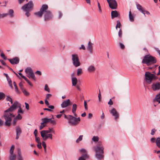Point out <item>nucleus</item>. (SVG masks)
Returning <instances> with one entry per match:
<instances>
[{"label": "nucleus", "instance_id": "20e7f679", "mask_svg": "<svg viewBox=\"0 0 160 160\" xmlns=\"http://www.w3.org/2000/svg\"><path fill=\"white\" fill-rule=\"evenodd\" d=\"M156 62L155 58L150 55H147L144 56L142 61V63L146 64L149 66L154 64Z\"/></svg>", "mask_w": 160, "mask_h": 160}, {"label": "nucleus", "instance_id": "f3484780", "mask_svg": "<svg viewBox=\"0 0 160 160\" xmlns=\"http://www.w3.org/2000/svg\"><path fill=\"white\" fill-rule=\"evenodd\" d=\"M95 70V68L93 65H90L87 68L88 71L90 72H94Z\"/></svg>", "mask_w": 160, "mask_h": 160}, {"label": "nucleus", "instance_id": "ddd939ff", "mask_svg": "<svg viewBox=\"0 0 160 160\" xmlns=\"http://www.w3.org/2000/svg\"><path fill=\"white\" fill-rule=\"evenodd\" d=\"M71 102L69 99L64 101L61 103V105L62 108H65L71 105Z\"/></svg>", "mask_w": 160, "mask_h": 160}, {"label": "nucleus", "instance_id": "9d476101", "mask_svg": "<svg viewBox=\"0 0 160 160\" xmlns=\"http://www.w3.org/2000/svg\"><path fill=\"white\" fill-rule=\"evenodd\" d=\"M42 120H43L44 122L45 123H47L49 122H50V123L53 125H55L56 123V122L54 120V118H53V116H52V118H42Z\"/></svg>", "mask_w": 160, "mask_h": 160}, {"label": "nucleus", "instance_id": "f03ea898", "mask_svg": "<svg viewBox=\"0 0 160 160\" xmlns=\"http://www.w3.org/2000/svg\"><path fill=\"white\" fill-rule=\"evenodd\" d=\"M48 6L47 5H43L39 11L35 13V14L39 17H41L44 14V20L48 21L51 19L53 17L52 13L50 11H48Z\"/></svg>", "mask_w": 160, "mask_h": 160}, {"label": "nucleus", "instance_id": "6e6552de", "mask_svg": "<svg viewBox=\"0 0 160 160\" xmlns=\"http://www.w3.org/2000/svg\"><path fill=\"white\" fill-rule=\"evenodd\" d=\"M110 113L114 117V119L117 121L119 118V113L115 108H112L110 111Z\"/></svg>", "mask_w": 160, "mask_h": 160}, {"label": "nucleus", "instance_id": "2f4dec72", "mask_svg": "<svg viewBox=\"0 0 160 160\" xmlns=\"http://www.w3.org/2000/svg\"><path fill=\"white\" fill-rule=\"evenodd\" d=\"M83 136L82 135H81L79 136V138L76 140V142L77 143H79L82 140V138Z\"/></svg>", "mask_w": 160, "mask_h": 160}, {"label": "nucleus", "instance_id": "6e6d98bb", "mask_svg": "<svg viewBox=\"0 0 160 160\" xmlns=\"http://www.w3.org/2000/svg\"><path fill=\"white\" fill-rule=\"evenodd\" d=\"M58 18L60 19L61 18L62 16V13L61 11H59L58 12Z\"/></svg>", "mask_w": 160, "mask_h": 160}, {"label": "nucleus", "instance_id": "c9c22d12", "mask_svg": "<svg viewBox=\"0 0 160 160\" xmlns=\"http://www.w3.org/2000/svg\"><path fill=\"white\" fill-rule=\"evenodd\" d=\"M92 140L95 142H98L99 140V138L98 136H94L92 138Z\"/></svg>", "mask_w": 160, "mask_h": 160}, {"label": "nucleus", "instance_id": "72a5a7b5", "mask_svg": "<svg viewBox=\"0 0 160 160\" xmlns=\"http://www.w3.org/2000/svg\"><path fill=\"white\" fill-rule=\"evenodd\" d=\"M22 78L26 81V82L31 86H32V84L25 76H23Z\"/></svg>", "mask_w": 160, "mask_h": 160}, {"label": "nucleus", "instance_id": "f8f14e48", "mask_svg": "<svg viewBox=\"0 0 160 160\" xmlns=\"http://www.w3.org/2000/svg\"><path fill=\"white\" fill-rule=\"evenodd\" d=\"M151 88L154 91L159 90L160 89V83L154 82L151 86Z\"/></svg>", "mask_w": 160, "mask_h": 160}, {"label": "nucleus", "instance_id": "39448f33", "mask_svg": "<svg viewBox=\"0 0 160 160\" xmlns=\"http://www.w3.org/2000/svg\"><path fill=\"white\" fill-rule=\"evenodd\" d=\"M145 76L146 80L149 84H150L152 80H155L157 78L155 75L149 72H146Z\"/></svg>", "mask_w": 160, "mask_h": 160}, {"label": "nucleus", "instance_id": "f704fd0d", "mask_svg": "<svg viewBox=\"0 0 160 160\" xmlns=\"http://www.w3.org/2000/svg\"><path fill=\"white\" fill-rule=\"evenodd\" d=\"M14 148V145H12L11 147L9 152L11 155H12L13 154Z\"/></svg>", "mask_w": 160, "mask_h": 160}, {"label": "nucleus", "instance_id": "338daca9", "mask_svg": "<svg viewBox=\"0 0 160 160\" xmlns=\"http://www.w3.org/2000/svg\"><path fill=\"white\" fill-rule=\"evenodd\" d=\"M51 96V95L50 94H48L46 95V99H49V98H50Z\"/></svg>", "mask_w": 160, "mask_h": 160}, {"label": "nucleus", "instance_id": "c756f323", "mask_svg": "<svg viewBox=\"0 0 160 160\" xmlns=\"http://www.w3.org/2000/svg\"><path fill=\"white\" fill-rule=\"evenodd\" d=\"M129 20L132 22H133L134 21V17L131 14V12L130 11L129 12Z\"/></svg>", "mask_w": 160, "mask_h": 160}, {"label": "nucleus", "instance_id": "69168bd1", "mask_svg": "<svg viewBox=\"0 0 160 160\" xmlns=\"http://www.w3.org/2000/svg\"><path fill=\"white\" fill-rule=\"evenodd\" d=\"M87 103L86 102V101H85L84 102V106L85 109L86 110L88 109V107H87Z\"/></svg>", "mask_w": 160, "mask_h": 160}, {"label": "nucleus", "instance_id": "603ef678", "mask_svg": "<svg viewBox=\"0 0 160 160\" xmlns=\"http://www.w3.org/2000/svg\"><path fill=\"white\" fill-rule=\"evenodd\" d=\"M11 98L9 96H7L6 100L7 101H9L10 100H11Z\"/></svg>", "mask_w": 160, "mask_h": 160}, {"label": "nucleus", "instance_id": "a211bd4d", "mask_svg": "<svg viewBox=\"0 0 160 160\" xmlns=\"http://www.w3.org/2000/svg\"><path fill=\"white\" fill-rule=\"evenodd\" d=\"M77 106L76 104H74L72 105V113L74 114V116L75 117L76 116V111L77 108Z\"/></svg>", "mask_w": 160, "mask_h": 160}, {"label": "nucleus", "instance_id": "5fc2aeb1", "mask_svg": "<svg viewBox=\"0 0 160 160\" xmlns=\"http://www.w3.org/2000/svg\"><path fill=\"white\" fill-rule=\"evenodd\" d=\"M18 119L15 118V117L13 120V124L14 125H15L17 122V120Z\"/></svg>", "mask_w": 160, "mask_h": 160}, {"label": "nucleus", "instance_id": "b1692460", "mask_svg": "<svg viewBox=\"0 0 160 160\" xmlns=\"http://www.w3.org/2000/svg\"><path fill=\"white\" fill-rule=\"evenodd\" d=\"M154 101H156L160 103V92L155 97L154 100Z\"/></svg>", "mask_w": 160, "mask_h": 160}, {"label": "nucleus", "instance_id": "2eb2a0df", "mask_svg": "<svg viewBox=\"0 0 160 160\" xmlns=\"http://www.w3.org/2000/svg\"><path fill=\"white\" fill-rule=\"evenodd\" d=\"M44 136L42 135H41V137L42 138L43 140H46L48 138H49L51 139H52V134H44Z\"/></svg>", "mask_w": 160, "mask_h": 160}, {"label": "nucleus", "instance_id": "49530a36", "mask_svg": "<svg viewBox=\"0 0 160 160\" xmlns=\"http://www.w3.org/2000/svg\"><path fill=\"white\" fill-rule=\"evenodd\" d=\"M35 137V140H36V142L38 143H39L41 142L40 141V139L39 138L37 137V136L36 137Z\"/></svg>", "mask_w": 160, "mask_h": 160}, {"label": "nucleus", "instance_id": "a19ab883", "mask_svg": "<svg viewBox=\"0 0 160 160\" xmlns=\"http://www.w3.org/2000/svg\"><path fill=\"white\" fill-rule=\"evenodd\" d=\"M122 31L121 29H120L118 32V35L119 37L120 38H121L122 37Z\"/></svg>", "mask_w": 160, "mask_h": 160}, {"label": "nucleus", "instance_id": "de8ad7c7", "mask_svg": "<svg viewBox=\"0 0 160 160\" xmlns=\"http://www.w3.org/2000/svg\"><path fill=\"white\" fill-rule=\"evenodd\" d=\"M1 56L4 59H7V58L6 57L5 55L3 52L1 53Z\"/></svg>", "mask_w": 160, "mask_h": 160}, {"label": "nucleus", "instance_id": "ea45409f", "mask_svg": "<svg viewBox=\"0 0 160 160\" xmlns=\"http://www.w3.org/2000/svg\"><path fill=\"white\" fill-rule=\"evenodd\" d=\"M13 84H14V86L15 87V90H16V92H17L18 93H19V92L18 89V87L16 85V83L15 82H13Z\"/></svg>", "mask_w": 160, "mask_h": 160}, {"label": "nucleus", "instance_id": "e2e57ef3", "mask_svg": "<svg viewBox=\"0 0 160 160\" xmlns=\"http://www.w3.org/2000/svg\"><path fill=\"white\" fill-rule=\"evenodd\" d=\"M26 12L25 15L27 17H28L30 16V13L29 12L30 11H24Z\"/></svg>", "mask_w": 160, "mask_h": 160}, {"label": "nucleus", "instance_id": "774afa93", "mask_svg": "<svg viewBox=\"0 0 160 160\" xmlns=\"http://www.w3.org/2000/svg\"><path fill=\"white\" fill-rule=\"evenodd\" d=\"M155 49L158 52L159 56H160V50L158 48H155Z\"/></svg>", "mask_w": 160, "mask_h": 160}, {"label": "nucleus", "instance_id": "e433bc0d", "mask_svg": "<svg viewBox=\"0 0 160 160\" xmlns=\"http://www.w3.org/2000/svg\"><path fill=\"white\" fill-rule=\"evenodd\" d=\"M121 24L119 21L118 20L117 21V24L116 26V29H117V28H120L121 26Z\"/></svg>", "mask_w": 160, "mask_h": 160}, {"label": "nucleus", "instance_id": "864d4df0", "mask_svg": "<svg viewBox=\"0 0 160 160\" xmlns=\"http://www.w3.org/2000/svg\"><path fill=\"white\" fill-rule=\"evenodd\" d=\"M80 152L82 153H86V150L84 149V148H82L79 150Z\"/></svg>", "mask_w": 160, "mask_h": 160}, {"label": "nucleus", "instance_id": "f257e3e1", "mask_svg": "<svg viewBox=\"0 0 160 160\" xmlns=\"http://www.w3.org/2000/svg\"><path fill=\"white\" fill-rule=\"evenodd\" d=\"M18 107H19V109L18 110V114H23V111L22 109L21 105L19 104L17 101H15L13 104L9 108L4 111L3 117L5 120L4 123L5 125L8 127L11 126V122L12 120V118L15 116V115L13 114L12 112Z\"/></svg>", "mask_w": 160, "mask_h": 160}, {"label": "nucleus", "instance_id": "8fccbe9b", "mask_svg": "<svg viewBox=\"0 0 160 160\" xmlns=\"http://www.w3.org/2000/svg\"><path fill=\"white\" fill-rule=\"evenodd\" d=\"M119 45L120 48L121 49H123L124 48L125 46L123 43H119Z\"/></svg>", "mask_w": 160, "mask_h": 160}, {"label": "nucleus", "instance_id": "9b49d317", "mask_svg": "<svg viewBox=\"0 0 160 160\" xmlns=\"http://www.w3.org/2000/svg\"><path fill=\"white\" fill-rule=\"evenodd\" d=\"M109 4V7L112 9H116L117 8L118 4L116 0H111V2Z\"/></svg>", "mask_w": 160, "mask_h": 160}, {"label": "nucleus", "instance_id": "bb28decb", "mask_svg": "<svg viewBox=\"0 0 160 160\" xmlns=\"http://www.w3.org/2000/svg\"><path fill=\"white\" fill-rule=\"evenodd\" d=\"M8 15H9L10 17L12 18L14 17V11L12 9H10L9 10V13Z\"/></svg>", "mask_w": 160, "mask_h": 160}, {"label": "nucleus", "instance_id": "680f3d73", "mask_svg": "<svg viewBox=\"0 0 160 160\" xmlns=\"http://www.w3.org/2000/svg\"><path fill=\"white\" fill-rule=\"evenodd\" d=\"M98 8H99V12H102V9L101 8L100 4L99 2L98 3Z\"/></svg>", "mask_w": 160, "mask_h": 160}, {"label": "nucleus", "instance_id": "cd10ccee", "mask_svg": "<svg viewBox=\"0 0 160 160\" xmlns=\"http://www.w3.org/2000/svg\"><path fill=\"white\" fill-rule=\"evenodd\" d=\"M27 76L29 78H32L33 80H35V76L34 74L33 73V72L31 73L30 74H28V76Z\"/></svg>", "mask_w": 160, "mask_h": 160}, {"label": "nucleus", "instance_id": "09e8293b", "mask_svg": "<svg viewBox=\"0 0 160 160\" xmlns=\"http://www.w3.org/2000/svg\"><path fill=\"white\" fill-rule=\"evenodd\" d=\"M0 62L2 65L5 66H7L6 63L4 62V61L2 59H0Z\"/></svg>", "mask_w": 160, "mask_h": 160}, {"label": "nucleus", "instance_id": "412c9836", "mask_svg": "<svg viewBox=\"0 0 160 160\" xmlns=\"http://www.w3.org/2000/svg\"><path fill=\"white\" fill-rule=\"evenodd\" d=\"M92 44L89 41L88 42L87 49L91 53L92 52Z\"/></svg>", "mask_w": 160, "mask_h": 160}, {"label": "nucleus", "instance_id": "c03bdc74", "mask_svg": "<svg viewBox=\"0 0 160 160\" xmlns=\"http://www.w3.org/2000/svg\"><path fill=\"white\" fill-rule=\"evenodd\" d=\"M44 89L45 91H47L48 92H49V89L47 84H46L44 87Z\"/></svg>", "mask_w": 160, "mask_h": 160}, {"label": "nucleus", "instance_id": "4468645a", "mask_svg": "<svg viewBox=\"0 0 160 160\" xmlns=\"http://www.w3.org/2000/svg\"><path fill=\"white\" fill-rule=\"evenodd\" d=\"M7 60H8L12 64H17L19 63V58L17 57H15L12 59L8 58Z\"/></svg>", "mask_w": 160, "mask_h": 160}, {"label": "nucleus", "instance_id": "0eeeda50", "mask_svg": "<svg viewBox=\"0 0 160 160\" xmlns=\"http://www.w3.org/2000/svg\"><path fill=\"white\" fill-rule=\"evenodd\" d=\"M72 63L75 67H79L81 65V63L79 61V58L77 54H73L72 55Z\"/></svg>", "mask_w": 160, "mask_h": 160}, {"label": "nucleus", "instance_id": "393cba45", "mask_svg": "<svg viewBox=\"0 0 160 160\" xmlns=\"http://www.w3.org/2000/svg\"><path fill=\"white\" fill-rule=\"evenodd\" d=\"M72 86H76L77 83V79L76 77L72 78Z\"/></svg>", "mask_w": 160, "mask_h": 160}, {"label": "nucleus", "instance_id": "423d86ee", "mask_svg": "<svg viewBox=\"0 0 160 160\" xmlns=\"http://www.w3.org/2000/svg\"><path fill=\"white\" fill-rule=\"evenodd\" d=\"M33 3L32 1H30L22 7L21 9L24 11H31L33 9Z\"/></svg>", "mask_w": 160, "mask_h": 160}, {"label": "nucleus", "instance_id": "58836bf2", "mask_svg": "<svg viewBox=\"0 0 160 160\" xmlns=\"http://www.w3.org/2000/svg\"><path fill=\"white\" fill-rule=\"evenodd\" d=\"M14 117L18 120H21L22 118V116L19 113H18L16 117Z\"/></svg>", "mask_w": 160, "mask_h": 160}, {"label": "nucleus", "instance_id": "dca6fc26", "mask_svg": "<svg viewBox=\"0 0 160 160\" xmlns=\"http://www.w3.org/2000/svg\"><path fill=\"white\" fill-rule=\"evenodd\" d=\"M52 128H48V130H43L42 131H41L40 132L41 135H43V136H44V134H48L49 133H51L52 132Z\"/></svg>", "mask_w": 160, "mask_h": 160}, {"label": "nucleus", "instance_id": "4be33fe9", "mask_svg": "<svg viewBox=\"0 0 160 160\" xmlns=\"http://www.w3.org/2000/svg\"><path fill=\"white\" fill-rule=\"evenodd\" d=\"M18 160H23L21 150L20 148L18 149Z\"/></svg>", "mask_w": 160, "mask_h": 160}, {"label": "nucleus", "instance_id": "a18cd8bd", "mask_svg": "<svg viewBox=\"0 0 160 160\" xmlns=\"http://www.w3.org/2000/svg\"><path fill=\"white\" fill-rule=\"evenodd\" d=\"M0 15L1 18H3L7 16L8 15V13H3L2 14L0 13Z\"/></svg>", "mask_w": 160, "mask_h": 160}, {"label": "nucleus", "instance_id": "c85d7f7f", "mask_svg": "<svg viewBox=\"0 0 160 160\" xmlns=\"http://www.w3.org/2000/svg\"><path fill=\"white\" fill-rule=\"evenodd\" d=\"M82 70L81 68H79L77 69V75L78 76L81 75L82 73Z\"/></svg>", "mask_w": 160, "mask_h": 160}, {"label": "nucleus", "instance_id": "1a4fd4ad", "mask_svg": "<svg viewBox=\"0 0 160 160\" xmlns=\"http://www.w3.org/2000/svg\"><path fill=\"white\" fill-rule=\"evenodd\" d=\"M68 123L72 126H75L77 124L76 118L71 115H68Z\"/></svg>", "mask_w": 160, "mask_h": 160}, {"label": "nucleus", "instance_id": "4c0bfd02", "mask_svg": "<svg viewBox=\"0 0 160 160\" xmlns=\"http://www.w3.org/2000/svg\"><path fill=\"white\" fill-rule=\"evenodd\" d=\"M7 81H8V84L11 87H12V81L10 79V78L9 77L7 78Z\"/></svg>", "mask_w": 160, "mask_h": 160}, {"label": "nucleus", "instance_id": "4d7b16f0", "mask_svg": "<svg viewBox=\"0 0 160 160\" xmlns=\"http://www.w3.org/2000/svg\"><path fill=\"white\" fill-rule=\"evenodd\" d=\"M156 131V130L155 129H153L152 130L151 132V134L152 135H153L155 133V132Z\"/></svg>", "mask_w": 160, "mask_h": 160}, {"label": "nucleus", "instance_id": "aec40b11", "mask_svg": "<svg viewBox=\"0 0 160 160\" xmlns=\"http://www.w3.org/2000/svg\"><path fill=\"white\" fill-rule=\"evenodd\" d=\"M16 134L20 135L22 133V130L19 126H17L16 128Z\"/></svg>", "mask_w": 160, "mask_h": 160}, {"label": "nucleus", "instance_id": "37998d69", "mask_svg": "<svg viewBox=\"0 0 160 160\" xmlns=\"http://www.w3.org/2000/svg\"><path fill=\"white\" fill-rule=\"evenodd\" d=\"M81 156L85 159L88 158V155L86 152L85 153V154H83Z\"/></svg>", "mask_w": 160, "mask_h": 160}, {"label": "nucleus", "instance_id": "7c9ffc66", "mask_svg": "<svg viewBox=\"0 0 160 160\" xmlns=\"http://www.w3.org/2000/svg\"><path fill=\"white\" fill-rule=\"evenodd\" d=\"M156 143L157 146L158 148H160V137L157 138L156 141Z\"/></svg>", "mask_w": 160, "mask_h": 160}, {"label": "nucleus", "instance_id": "473e14b6", "mask_svg": "<svg viewBox=\"0 0 160 160\" xmlns=\"http://www.w3.org/2000/svg\"><path fill=\"white\" fill-rule=\"evenodd\" d=\"M5 94L2 92H0V100L3 99L5 97Z\"/></svg>", "mask_w": 160, "mask_h": 160}, {"label": "nucleus", "instance_id": "6ab92c4d", "mask_svg": "<svg viewBox=\"0 0 160 160\" xmlns=\"http://www.w3.org/2000/svg\"><path fill=\"white\" fill-rule=\"evenodd\" d=\"M111 14L112 18H116L118 16V12L116 10L112 11L111 12Z\"/></svg>", "mask_w": 160, "mask_h": 160}, {"label": "nucleus", "instance_id": "a878e982", "mask_svg": "<svg viewBox=\"0 0 160 160\" xmlns=\"http://www.w3.org/2000/svg\"><path fill=\"white\" fill-rule=\"evenodd\" d=\"M25 72L28 75L32 73L33 72L32 69L30 67H27L25 70Z\"/></svg>", "mask_w": 160, "mask_h": 160}, {"label": "nucleus", "instance_id": "0e129e2a", "mask_svg": "<svg viewBox=\"0 0 160 160\" xmlns=\"http://www.w3.org/2000/svg\"><path fill=\"white\" fill-rule=\"evenodd\" d=\"M108 104L110 105H112L113 104V102L112 101L111 99H110L109 101L108 102Z\"/></svg>", "mask_w": 160, "mask_h": 160}, {"label": "nucleus", "instance_id": "5701e85b", "mask_svg": "<svg viewBox=\"0 0 160 160\" xmlns=\"http://www.w3.org/2000/svg\"><path fill=\"white\" fill-rule=\"evenodd\" d=\"M136 6L137 9L142 13H143L144 12L143 10L144 9L142 7L140 4H138L137 3H136Z\"/></svg>", "mask_w": 160, "mask_h": 160}, {"label": "nucleus", "instance_id": "13d9d810", "mask_svg": "<svg viewBox=\"0 0 160 160\" xmlns=\"http://www.w3.org/2000/svg\"><path fill=\"white\" fill-rule=\"evenodd\" d=\"M143 13H142L144 15H145V14H150V13L148 11H147V10H144H144H143Z\"/></svg>", "mask_w": 160, "mask_h": 160}, {"label": "nucleus", "instance_id": "bf43d9fd", "mask_svg": "<svg viewBox=\"0 0 160 160\" xmlns=\"http://www.w3.org/2000/svg\"><path fill=\"white\" fill-rule=\"evenodd\" d=\"M38 144L37 145V147L39 149H41L42 148V147L41 145V143L40 142L38 143Z\"/></svg>", "mask_w": 160, "mask_h": 160}, {"label": "nucleus", "instance_id": "052dcab7", "mask_svg": "<svg viewBox=\"0 0 160 160\" xmlns=\"http://www.w3.org/2000/svg\"><path fill=\"white\" fill-rule=\"evenodd\" d=\"M25 108H26V109L27 110H28L29 109V104L28 103H27L26 102H25Z\"/></svg>", "mask_w": 160, "mask_h": 160}, {"label": "nucleus", "instance_id": "7ed1b4c3", "mask_svg": "<svg viewBox=\"0 0 160 160\" xmlns=\"http://www.w3.org/2000/svg\"><path fill=\"white\" fill-rule=\"evenodd\" d=\"M94 149L95 154V158L98 160H101L104 158V148L102 145L100 144L97 145L93 148Z\"/></svg>", "mask_w": 160, "mask_h": 160}, {"label": "nucleus", "instance_id": "3c124183", "mask_svg": "<svg viewBox=\"0 0 160 160\" xmlns=\"http://www.w3.org/2000/svg\"><path fill=\"white\" fill-rule=\"evenodd\" d=\"M26 96H28L29 95V93L27 92L25 90L23 91L22 92Z\"/></svg>", "mask_w": 160, "mask_h": 160}, {"label": "nucleus", "instance_id": "79ce46f5", "mask_svg": "<svg viewBox=\"0 0 160 160\" xmlns=\"http://www.w3.org/2000/svg\"><path fill=\"white\" fill-rule=\"evenodd\" d=\"M16 158V156L15 155H11L10 156V160H15Z\"/></svg>", "mask_w": 160, "mask_h": 160}]
</instances>
